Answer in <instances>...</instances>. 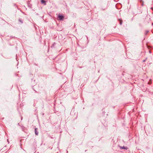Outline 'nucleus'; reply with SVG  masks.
<instances>
[{"mask_svg": "<svg viewBox=\"0 0 153 153\" xmlns=\"http://www.w3.org/2000/svg\"><path fill=\"white\" fill-rule=\"evenodd\" d=\"M58 19L59 20H63L64 19V16L62 15H61L59 14L58 16Z\"/></svg>", "mask_w": 153, "mask_h": 153, "instance_id": "nucleus-1", "label": "nucleus"}, {"mask_svg": "<svg viewBox=\"0 0 153 153\" xmlns=\"http://www.w3.org/2000/svg\"><path fill=\"white\" fill-rule=\"evenodd\" d=\"M120 148L121 149H126V150H127L128 149V148L127 147V146H120Z\"/></svg>", "mask_w": 153, "mask_h": 153, "instance_id": "nucleus-2", "label": "nucleus"}, {"mask_svg": "<svg viewBox=\"0 0 153 153\" xmlns=\"http://www.w3.org/2000/svg\"><path fill=\"white\" fill-rule=\"evenodd\" d=\"M37 128H35V134L36 135H38V133H39L38 131L37 130Z\"/></svg>", "mask_w": 153, "mask_h": 153, "instance_id": "nucleus-3", "label": "nucleus"}, {"mask_svg": "<svg viewBox=\"0 0 153 153\" xmlns=\"http://www.w3.org/2000/svg\"><path fill=\"white\" fill-rule=\"evenodd\" d=\"M41 2L42 4H43L44 5H46V2L45 0H41Z\"/></svg>", "mask_w": 153, "mask_h": 153, "instance_id": "nucleus-4", "label": "nucleus"}, {"mask_svg": "<svg viewBox=\"0 0 153 153\" xmlns=\"http://www.w3.org/2000/svg\"><path fill=\"white\" fill-rule=\"evenodd\" d=\"M19 22H21V23H23L22 22V20H21V19H19Z\"/></svg>", "mask_w": 153, "mask_h": 153, "instance_id": "nucleus-5", "label": "nucleus"}, {"mask_svg": "<svg viewBox=\"0 0 153 153\" xmlns=\"http://www.w3.org/2000/svg\"><path fill=\"white\" fill-rule=\"evenodd\" d=\"M120 25H122V21H120Z\"/></svg>", "mask_w": 153, "mask_h": 153, "instance_id": "nucleus-6", "label": "nucleus"}, {"mask_svg": "<svg viewBox=\"0 0 153 153\" xmlns=\"http://www.w3.org/2000/svg\"><path fill=\"white\" fill-rule=\"evenodd\" d=\"M146 59H145V60H143V62H145L146 61Z\"/></svg>", "mask_w": 153, "mask_h": 153, "instance_id": "nucleus-7", "label": "nucleus"}]
</instances>
